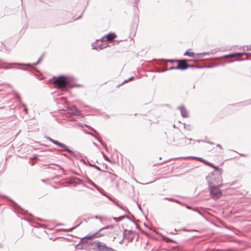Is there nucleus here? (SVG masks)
<instances>
[{"label": "nucleus", "instance_id": "obj_1", "mask_svg": "<svg viewBox=\"0 0 251 251\" xmlns=\"http://www.w3.org/2000/svg\"><path fill=\"white\" fill-rule=\"evenodd\" d=\"M53 78L54 79L53 81L54 86L63 91H67L69 89L74 87H80L81 86L80 84L73 83L74 78L72 76L61 75L57 78L54 76Z\"/></svg>", "mask_w": 251, "mask_h": 251}, {"label": "nucleus", "instance_id": "obj_2", "mask_svg": "<svg viewBox=\"0 0 251 251\" xmlns=\"http://www.w3.org/2000/svg\"><path fill=\"white\" fill-rule=\"evenodd\" d=\"M222 174V172H214L210 173L206 176L208 184L213 183L216 185H222L223 181Z\"/></svg>", "mask_w": 251, "mask_h": 251}, {"label": "nucleus", "instance_id": "obj_3", "mask_svg": "<svg viewBox=\"0 0 251 251\" xmlns=\"http://www.w3.org/2000/svg\"><path fill=\"white\" fill-rule=\"evenodd\" d=\"M210 195L214 200L219 199L222 195V193L220 188L222 185H216L213 183L208 184Z\"/></svg>", "mask_w": 251, "mask_h": 251}, {"label": "nucleus", "instance_id": "obj_4", "mask_svg": "<svg viewBox=\"0 0 251 251\" xmlns=\"http://www.w3.org/2000/svg\"><path fill=\"white\" fill-rule=\"evenodd\" d=\"M44 55V54H43L38 59V61L36 63H34L32 64L31 63H12V65H16L19 66L15 67V68L17 69H20L25 71H28V67H34L38 64H39L41 61L42 60V58Z\"/></svg>", "mask_w": 251, "mask_h": 251}, {"label": "nucleus", "instance_id": "obj_5", "mask_svg": "<svg viewBox=\"0 0 251 251\" xmlns=\"http://www.w3.org/2000/svg\"><path fill=\"white\" fill-rule=\"evenodd\" d=\"M182 135L181 132L176 133L175 135L173 141L177 143V146H184L185 145L190 144V143H186L187 137L185 136H180Z\"/></svg>", "mask_w": 251, "mask_h": 251}, {"label": "nucleus", "instance_id": "obj_6", "mask_svg": "<svg viewBox=\"0 0 251 251\" xmlns=\"http://www.w3.org/2000/svg\"><path fill=\"white\" fill-rule=\"evenodd\" d=\"M47 139L51 142L52 143L54 144V145H56L62 148L63 149L64 151H67L71 155L73 156H75V152L70 150L67 145H66L64 144H63L62 143L59 142V141L54 140L52 139L50 137H47Z\"/></svg>", "mask_w": 251, "mask_h": 251}, {"label": "nucleus", "instance_id": "obj_7", "mask_svg": "<svg viewBox=\"0 0 251 251\" xmlns=\"http://www.w3.org/2000/svg\"><path fill=\"white\" fill-rule=\"evenodd\" d=\"M163 199L165 200H168L169 201H172V202H176L177 203H178L179 204H180V205H181L182 206H185L188 209L192 210H193V211H194L195 212H197L200 215H202V212H201L200 210H199L198 209H197V208H193L191 206L188 205V204H186L184 202H182L178 200H176V199H175L173 198H168V197H165V198H163Z\"/></svg>", "mask_w": 251, "mask_h": 251}, {"label": "nucleus", "instance_id": "obj_8", "mask_svg": "<svg viewBox=\"0 0 251 251\" xmlns=\"http://www.w3.org/2000/svg\"><path fill=\"white\" fill-rule=\"evenodd\" d=\"M95 243H96L97 248L99 251H116L113 248L107 246L106 244L103 242L97 241Z\"/></svg>", "mask_w": 251, "mask_h": 251}, {"label": "nucleus", "instance_id": "obj_9", "mask_svg": "<svg viewBox=\"0 0 251 251\" xmlns=\"http://www.w3.org/2000/svg\"><path fill=\"white\" fill-rule=\"evenodd\" d=\"M186 59H178L176 66L177 70H185L188 68V64Z\"/></svg>", "mask_w": 251, "mask_h": 251}, {"label": "nucleus", "instance_id": "obj_10", "mask_svg": "<svg viewBox=\"0 0 251 251\" xmlns=\"http://www.w3.org/2000/svg\"><path fill=\"white\" fill-rule=\"evenodd\" d=\"M9 201L12 203V206H13L16 213L21 214H25V213H27L26 211H25L18 203H17L11 199H9Z\"/></svg>", "mask_w": 251, "mask_h": 251}, {"label": "nucleus", "instance_id": "obj_11", "mask_svg": "<svg viewBox=\"0 0 251 251\" xmlns=\"http://www.w3.org/2000/svg\"><path fill=\"white\" fill-rule=\"evenodd\" d=\"M178 59H155L154 61L155 63L158 65H167L168 64V62H170L171 63H173L174 62H177Z\"/></svg>", "mask_w": 251, "mask_h": 251}, {"label": "nucleus", "instance_id": "obj_12", "mask_svg": "<svg viewBox=\"0 0 251 251\" xmlns=\"http://www.w3.org/2000/svg\"><path fill=\"white\" fill-rule=\"evenodd\" d=\"M116 35L115 33L110 32L108 34L105 35L104 36L100 39V40L97 39L96 41L100 40L101 42L105 41L106 39V41L112 40L116 37Z\"/></svg>", "mask_w": 251, "mask_h": 251}, {"label": "nucleus", "instance_id": "obj_13", "mask_svg": "<svg viewBox=\"0 0 251 251\" xmlns=\"http://www.w3.org/2000/svg\"><path fill=\"white\" fill-rule=\"evenodd\" d=\"M106 232H102V231H100V229L97 232H95L94 234H88L86 236V237H89V238H92L93 237L98 238L100 237L105 234H106Z\"/></svg>", "mask_w": 251, "mask_h": 251}, {"label": "nucleus", "instance_id": "obj_14", "mask_svg": "<svg viewBox=\"0 0 251 251\" xmlns=\"http://www.w3.org/2000/svg\"><path fill=\"white\" fill-rule=\"evenodd\" d=\"M234 55H235V56L246 55L247 56V57H246L245 59H236L234 60H231V61H229V62H233L235 61H241L248 60V56L249 55H251V53L237 52H234Z\"/></svg>", "mask_w": 251, "mask_h": 251}, {"label": "nucleus", "instance_id": "obj_15", "mask_svg": "<svg viewBox=\"0 0 251 251\" xmlns=\"http://www.w3.org/2000/svg\"><path fill=\"white\" fill-rule=\"evenodd\" d=\"M177 109L179 110L181 115L183 118H187L189 116L188 111L183 105H181L177 107Z\"/></svg>", "mask_w": 251, "mask_h": 251}, {"label": "nucleus", "instance_id": "obj_16", "mask_svg": "<svg viewBox=\"0 0 251 251\" xmlns=\"http://www.w3.org/2000/svg\"><path fill=\"white\" fill-rule=\"evenodd\" d=\"M68 108L71 111L70 112L71 115L78 116L80 115V111L75 106H69Z\"/></svg>", "mask_w": 251, "mask_h": 251}, {"label": "nucleus", "instance_id": "obj_17", "mask_svg": "<svg viewBox=\"0 0 251 251\" xmlns=\"http://www.w3.org/2000/svg\"><path fill=\"white\" fill-rule=\"evenodd\" d=\"M107 46H103V45L101 44H98L95 43H93L92 44V49L93 50H102V49L105 48V47H106Z\"/></svg>", "mask_w": 251, "mask_h": 251}, {"label": "nucleus", "instance_id": "obj_18", "mask_svg": "<svg viewBox=\"0 0 251 251\" xmlns=\"http://www.w3.org/2000/svg\"><path fill=\"white\" fill-rule=\"evenodd\" d=\"M94 187L96 188V189L101 194V195H102L103 196H106V197L108 198V199L109 200H110L111 201H113L111 198L108 197V196H107L106 195V194H105V193L104 192V190H103V189L102 188L99 187L97 185H96V187Z\"/></svg>", "mask_w": 251, "mask_h": 251}, {"label": "nucleus", "instance_id": "obj_19", "mask_svg": "<svg viewBox=\"0 0 251 251\" xmlns=\"http://www.w3.org/2000/svg\"><path fill=\"white\" fill-rule=\"evenodd\" d=\"M76 180H77V182H76V183L78 184H81L83 186L87 188H89L92 190H94V189L93 188H90L88 186H87L86 184H85L84 183V182L83 181H82L81 179L78 178H76Z\"/></svg>", "mask_w": 251, "mask_h": 251}, {"label": "nucleus", "instance_id": "obj_20", "mask_svg": "<svg viewBox=\"0 0 251 251\" xmlns=\"http://www.w3.org/2000/svg\"><path fill=\"white\" fill-rule=\"evenodd\" d=\"M184 55L188 56L189 57H194L195 56V53L193 52H190L188 51V50H187L184 52Z\"/></svg>", "mask_w": 251, "mask_h": 251}, {"label": "nucleus", "instance_id": "obj_21", "mask_svg": "<svg viewBox=\"0 0 251 251\" xmlns=\"http://www.w3.org/2000/svg\"><path fill=\"white\" fill-rule=\"evenodd\" d=\"M85 182L86 183H88V184L91 185L93 187H96V184L92 181L89 178L86 177L85 179Z\"/></svg>", "mask_w": 251, "mask_h": 251}, {"label": "nucleus", "instance_id": "obj_22", "mask_svg": "<svg viewBox=\"0 0 251 251\" xmlns=\"http://www.w3.org/2000/svg\"><path fill=\"white\" fill-rule=\"evenodd\" d=\"M209 165L210 167L215 169L214 172H222V170L221 169H219L217 166L214 165L213 164L209 162Z\"/></svg>", "mask_w": 251, "mask_h": 251}, {"label": "nucleus", "instance_id": "obj_23", "mask_svg": "<svg viewBox=\"0 0 251 251\" xmlns=\"http://www.w3.org/2000/svg\"><path fill=\"white\" fill-rule=\"evenodd\" d=\"M177 70V68H176V66H172L170 68H168V69H165L163 70H158L157 72H164L165 71H168V70Z\"/></svg>", "mask_w": 251, "mask_h": 251}, {"label": "nucleus", "instance_id": "obj_24", "mask_svg": "<svg viewBox=\"0 0 251 251\" xmlns=\"http://www.w3.org/2000/svg\"><path fill=\"white\" fill-rule=\"evenodd\" d=\"M230 57H235L234 53H232L229 54L225 55L220 57V59H223L225 58Z\"/></svg>", "mask_w": 251, "mask_h": 251}, {"label": "nucleus", "instance_id": "obj_25", "mask_svg": "<svg viewBox=\"0 0 251 251\" xmlns=\"http://www.w3.org/2000/svg\"><path fill=\"white\" fill-rule=\"evenodd\" d=\"M114 203H115V204H116V205L118 207H119L120 209H122V210H123L125 211L126 212H127V213H128L130 214V212H129V211L128 210H125V209H124V207H123L122 206H121V205H120L119 203H118L117 202L115 201V202H114Z\"/></svg>", "mask_w": 251, "mask_h": 251}, {"label": "nucleus", "instance_id": "obj_26", "mask_svg": "<svg viewBox=\"0 0 251 251\" xmlns=\"http://www.w3.org/2000/svg\"><path fill=\"white\" fill-rule=\"evenodd\" d=\"M163 239L167 242H173L176 243V241L166 236L163 237Z\"/></svg>", "mask_w": 251, "mask_h": 251}, {"label": "nucleus", "instance_id": "obj_27", "mask_svg": "<svg viewBox=\"0 0 251 251\" xmlns=\"http://www.w3.org/2000/svg\"><path fill=\"white\" fill-rule=\"evenodd\" d=\"M125 218V217L124 216H120L118 218H117V217H113V220L116 221V222H118L120 221H121L122 220H123Z\"/></svg>", "mask_w": 251, "mask_h": 251}, {"label": "nucleus", "instance_id": "obj_28", "mask_svg": "<svg viewBox=\"0 0 251 251\" xmlns=\"http://www.w3.org/2000/svg\"><path fill=\"white\" fill-rule=\"evenodd\" d=\"M183 124L184 125V128L185 129L188 131L191 130L192 129L190 125H186L185 123H183Z\"/></svg>", "mask_w": 251, "mask_h": 251}, {"label": "nucleus", "instance_id": "obj_29", "mask_svg": "<svg viewBox=\"0 0 251 251\" xmlns=\"http://www.w3.org/2000/svg\"><path fill=\"white\" fill-rule=\"evenodd\" d=\"M210 54V52H202V53H197V55H201V56H204L205 55H209Z\"/></svg>", "mask_w": 251, "mask_h": 251}, {"label": "nucleus", "instance_id": "obj_30", "mask_svg": "<svg viewBox=\"0 0 251 251\" xmlns=\"http://www.w3.org/2000/svg\"><path fill=\"white\" fill-rule=\"evenodd\" d=\"M78 226V225H77V226H75V227H72V228H69V229H62V231H65V232H72V231H73V230L76 227H77Z\"/></svg>", "mask_w": 251, "mask_h": 251}, {"label": "nucleus", "instance_id": "obj_31", "mask_svg": "<svg viewBox=\"0 0 251 251\" xmlns=\"http://www.w3.org/2000/svg\"><path fill=\"white\" fill-rule=\"evenodd\" d=\"M89 134L95 137L102 146H104L103 143L101 140H100L97 137H96L94 134L91 133H90Z\"/></svg>", "mask_w": 251, "mask_h": 251}, {"label": "nucleus", "instance_id": "obj_32", "mask_svg": "<svg viewBox=\"0 0 251 251\" xmlns=\"http://www.w3.org/2000/svg\"><path fill=\"white\" fill-rule=\"evenodd\" d=\"M87 239H90L89 237H86V236L83 238H81L80 243H87Z\"/></svg>", "mask_w": 251, "mask_h": 251}, {"label": "nucleus", "instance_id": "obj_33", "mask_svg": "<svg viewBox=\"0 0 251 251\" xmlns=\"http://www.w3.org/2000/svg\"><path fill=\"white\" fill-rule=\"evenodd\" d=\"M218 51H220V49H216L212 50L209 52H210V54H214Z\"/></svg>", "mask_w": 251, "mask_h": 251}, {"label": "nucleus", "instance_id": "obj_34", "mask_svg": "<svg viewBox=\"0 0 251 251\" xmlns=\"http://www.w3.org/2000/svg\"><path fill=\"white\" fill-rule=\"evenodd\" d=\"M22 106L24 107V111L25 113V114H28V109L26 108L25 104L24 103H22Z\"/></svg>", "mask_w": 251, "mask_h": 251}, {"label": "nucleus", "instance_id": "obj_35", "mask_svg": "<svg viewBox=\"0 0 251 251\" xmlns=\"http://www.w3.org/2000/svg\"><path fill=\"white\" fill-rule=\"evenodd\" d=\"M101 153L102 154L103 157L104 158V159L108 161H110V160L109 159V158L103 153V152H101Z\"/></svg>", "mask_w": 251, "mask_h": 251}, {"label": "nucleus", "instance_id": "obj_36", "mask_svg": "<svg viewBox=\"0 0 251 251\" xmlns=\"http://www.w3.org/2000/svg\"><path fill=\"white\" fill-rule=\"evenodd\" d=\"M124 217H125V218H126V219H128V220L131 221L134 224H135V222L133 219L130 218V217L129 216H127V215L124 216Z\"/></svg>", "mask_w": 251, "mask_h": 251}, {"label": "nucleus", "instance_id": "obj_37", "mask_svg": "<svg viewBox=\"0 0 251 251\" xmlns=\"http://www.w3.org/2000/svg\"><path fill=\"white\" fill-rule=\"evenodd\" d=\"M15 97L16 99H17L20 102H21V98H20V95L18 94V93H16L15 94Z\"/></svg>", "mask_w": 251, "mask_h": 251}, {"label": "nucleus", "instance_id": "obj_38", "mask_svg": "<svg viewBox=\"0 0 251 251\" xmlns=\"http://www.w3.org/2000/svg\"><path fill=\"white\" fill-rule=\"evenodd\" d=\"M110 226H105L104 227H102V228H100V231H102V232H104L103 231V230H105V229H109L110 228Z\"/></svg>", "mask_w": 251, "mask_h": 251}, {"label": "nucleus", "instance_id": "obj_39", "mask_svg": "<svg viewBox=\"0 0 251 251\" xmlns=\"http://www.w3.org/2000/svg\"><path fill=\"white\" fill-rule=\"evenodd\" d=\"M2 61L0 59V62H2ZM0 68H3V69H11V68H13V67H8V66H5V67H1L0 66Z\"/></svg>", "mask_w": 251, "mask_h": 251}, {"label": "nucleus", "instance_id": "obj_40", "mask_svg": "<svg viewBox=\"0 0 251 251\" xmlns=\"http://www.w3.org/2000/svg\"><path fill=\"white\" fill-rule=\"evenodd\" d=\"M127 231L128 232V234H131V233H133V231L131 230H127L126 229H125L124 230V233Z\"/></svg>", "mask_w": 251, "mask_h": 251}, {"label": "nucleus", "instance_id": "obj_41", "mask_svg": "<svg viewBox=\"0 0 251 251\" xmlns=\"http://www.w3.org/2000/svg\"><path fill=\"white\" fill-rule=\"evenodd\" d=\"M197 65H190L188 64V68H196Z\"/></svg>", "mask_w": 251, "mask_h": 251}, {"label": "nucleus", "instance_id": "obj_42", "mask_svg": "<svg viewBox=\"0 0 251 251\" xmlns=\"http://www.w3.org/2000/svg\"><path fill=\"white\" fill-rule=\"evenodd\" d=\"M189 157L190 158H193L197 159H198V160H203V159L202 158H200V157H194V156H190Z\"/></svg>", "mask_w": 251, "mask_h": 251}, {"label": "nucleus", "instance_id": "obj_43", "mask_svg": "<svg viewBox=\"0 0 251 251\" xmlns=\"http://www.w3.org/2000/svg\"><path fill=\"white\" fill-rule=\"evenodd\" d=\"M125 238V233H124V234H123V238H122V239H121V241H120V242H119V243H120V244H122L123 241V240H124V238Z\"/></svg>", "mask_w": 251, "mask_h": 251}, {"label": "nucleus", "instance_id": "obj_44", "mask_svg": "<svg viewBox=\"0 0 251 251\" xmlns=\"http://www.w3.org/2000/svg\"><path fill=\"white\" fill-rule=\"evenodd\" d=\"M95 168L99 171H101V170L100 168V167H99V166H98L97 165H95Z\"/></svg>", "mask_w": 251, "mask_h": 251}, {"label": "nucleus", "instance_id": "obj_45", "mask_svg": "<svg viewBox=\"0 0 251 251\" xmlns=\"http://www.w3.org/2000/svg\"><path fill=\"white\" fill-rule=\"evenodd\" d=\"M139 1V0H135V4L134 5V6L136 7L137 8H138L137 4H138V2Z\"/></svg>", "mask_w": 251, "mask_h": 251}, {"label": "nucleus", "instance_id": "obj_46", "mask_svg": "<svg viewBox=\"0 0 251 251\" xmlns=\"http://www.w3.org/2000/svg\"><path fill=\"white\" fill-rule=\"evenodd\" d=\"M205 68V66H204L197 65V67H196V68H199V69H202V68Z\"/></svg>", "mask_w": 251, "mask_h": 251}, {"label": "nucleus", "instance_id": "obj_47", "mask_svg": "<svg viewBox=\"0 0 251 251\" xmlns=\"http://www.w3.org/2000/svg\"><path fill=\"white\" fill-rule=\"evenodd\" d=\"M88 164L89 166H90L91 167H94V168H95V165H96L95 164H93L90 163L89 161H88V164Z\"/></svg>", "mask_w": 251, "mask_h": 251}, {"label": "nucleus", "instance_id": "obj_48", "mask_svg": "<svg viewBox=\"0 0 251 251\" xmlns=\"http://www.w3.org/2000/svg\"><path fill=\"white\" fill-rule=\"evenodd\" d=\"M134 78H135V77L134 76H131L128 79V80L129 81L133 80Z\"/></svg>", "mask_w": 251, "mask_h": 251}, {"label": "nucleus", "instance_id": "obj_49", "mask_svg": "<svg viewBox=\"0 0 251 251\" xmlns=\"http://www.w3.org/2000/svg\"><path fill=\"white\" fill-rule=\"evenodd\" d=\"M103 146L104 147L105 151H106L107 152H108V148H107V146H106V145H105V144H104V146Z\"/></svg>", "mask_w": 251, "mask_h": 251}, {"label": "nucleus", "instance_id": "obj_50", "mask_svg": "<svg viewBox=\"0 0 251 251\" xmlns=\"http://www.w3.org/2000/svg\"><path fill=\"white\" fill-rule=\"evenodd\" d=\"M103 146L104 147L105 151H106L107 152H108V148H107V146H106V145H105V144H104V146Z\"/></svg>", "mask_w": 251, "mask_h": 251}, {"label": "nucleus", "instance_id": "obj_51", "mask_svg": "<svg viewBox=\"0 0 251 251\" xmlns=\"http://www.w3.org/2000/svg\"><path fill=\"white\" fill-rule=\"evenodd\" d=\"M173 249H174V250H177L179 251V247H178V246H175V247H173Z\"/></svg>", "mask_w": 251, "mask_h": 251}, {"label": "nucleus", "instance_id": "obj_52", "mask_svg": "<svg viewBox=\"0 0 251 251\" xmlns=\"http://www.w3.org/2000/svg\"><path fill=\"white\" fill-rule=\"evenodd\" d=\"M128 81H129L128 80V79H126L121 83V85H122V84H124V83H126V82H127Z\"/></svg>", "mask_w": 251, "mask_h": 251}, {"label": "nucleus", "instance_id": "obj_53", "mask_svg": "<svg viewBox=\"0 0 251 251\" xmlns=\"http://www.w3.org/2000/svg\"><path fill=\"white\" fill-rule=\"evenodd\" d=\"M80 161H81V162H83L84 164H88V163H87L85 162V161L83 159H81L80 160Z\"/></svg>", "mask_w": 251, "mask_h": 251}, {"label": "nucleus", "instance_id": "obj_54", "mask_svg": "<svg viewBox=\"0 0 251 251\" xmlns=\"http://www.w3.org/2000/svg\"><path fill=\"white\" fill-rule=\"evenodd\" d=\"M63 154V156H65L66 157H67V158H70L69 157L68 155L67 154H66V153H63V154Z\"/></svg>", "mask_w": 251, "mask_h": 251}, {"label": "nucleus", "instance_id": "obj_55", "mask_svg": "<svg viewBox=\"0 0 251 251\" xmlns=\"http://www.w3.org/2000/svg\"><path fill=\"white\" fill-rule=\"evenodd\" d=\"M138 204V207L139 209H140L142 212H143V210H142V208H141V206H140V205H139L138 204Z\"/></svg>", "mask_w": 251, "mask_h": 251}, {"label": "nucleus", "instance_id": "obj_56", "mask_svg": "<svg viewBox=\"0 0 251 251\" xmlns=\"http://www.w3.org/2000/svg\"><path fill=\"white\" fill-rule=\"evenodd\" d=\"M134 224L135 225L136 227V228H137V229H139V228H140V226H139L138 225H137L136 223H135V224Z\"/></svg>", "mask_w": 251, "mask_h": 251}, {"label": "nucleus", "instance_id": "obj_57", "mask_svg": "<svg viewBox=\"0 0 251 251\" xmlns=\"http://www.w3.org/2000/svg\"><path fill=\"white\" fill-rule=\"evenodd\" d=\"M187 141H189L190 142V141H194V140L192 139V138H187Z\"/></svg>", "mask_w": 251, "mask_h": 251}, {"label": "nucleus", "instance_id": "obj_58", "mask_svg": "<svg viewBox=\"0 0 251 251\" xmlns=\"http://www.w3.org/2000/svg\"><path fill=\"white\" fill-rule=\"evenodd\" d=\"M176 231V229H175L174 230V231H173V232H171L170 233L172 234H176V233H175V232Z\"/></svg>", "mask_w": 251, "mask_h": 251}, {"label": "nucleus", "instance_id": "obj_59", "mask_svg": "<svg viewBox=\"0 0 251 251\" xmlns=\"http://www.w3.org/2000/svg\"><path fill=\"white\" fill-rule=\"evenodd\" d=\"M95 218L96 219H101V217H99V216H95Z\"/></svg>", "mask_w": 251, "mask_h": 251}, {"label": "nucleus", "instance_id": "obj_60", "mask_svg": "<svg viewBox=\"0 0 251 251\" xmlns=\"http://www.w3.org/2000/svg\"><path fill=\"white\" fill-rule=\"evenodd\" d=\"M204 66H205V68H212V66H210V65Z\"/></svg>", "mask_w": 251, "mask_h": 251}, {"label": "nucleus", "instance_id": "obj_61", "mask_svg": "<svg viewBox=\"0 0 251 251\" xmlns=\"http://www.w3.org/2000/svg\"><path fill=\"white\" fill-rule=\"evenodd\" d=\"M206 143L210 144V145H214V143L213 142H206Z\"/></svg>", "mask_w": 251, "mask_h": 251}, {"label": "nucleus", "instance_id": "obj_62", "mask_svg": "<svg viewBox=\"0 0 251 251\" xmlns=\"http://www.w3.org/2000/svg\"><path fill=\"white\" fill-rule=\"evenodd\" d=\"M89 128L91 131H95V130L93 128H92V127H89Z\"/></svg>", "mask_w": 251, "mask_h": 251}, {"label": "nucleus", "instance_id": "obj_63", "mask_svg": "<svg viewBox=\"0 0 251 251\" xmlns=\"http://www.w3.org/2000/svg\"><path fill=\"white\" fill-rule=\"evenodd\" d=\"M186 60H187V63H188V62H190V61H192L193 60L192 59H186Z\"/></svg>", "mask_w": 251, "mask_h": 251}, {"label": "nucleus", "instance_id": "obj_64", "mask_svg": "<svg viewBox=\"0 0 251 251\" xmlns=\"http://www.w3.org/2000/svg\"><path fill=\"white\" fill-rule=\"evenodd\" d=\"M217 147L220 148L221 149L222 148V146L220 144H217Z\"/></svg>", "mask_w": 251, "mask_h": 251}]
</instances>
